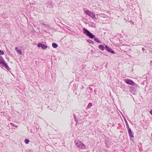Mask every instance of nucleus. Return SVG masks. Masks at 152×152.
I'll return each instance as SVG.
<instances>
[{
    "instance_id": "1",
    "label": "nucleus",
    "mask_w": 152,
    "mask_h": 152,
    "mask_svg": "<svg viewBox=\"0 0 152 152\" xmlns=\"http://www.w3.org/2000/svg\"><path fill=\"white\" fill-rule=\"evenodd\" d=\"M83 33L86 34L91 39H93L94 37L95 36L93 34L90 32L88 30L84 28L83 29Z\"/></svg>"
},
{
    "instance_id": "2",
    "label": "nucleus",
    "mask_w": 152,
    "mask_h": 152,
    "mask_svg": "<svg viewBox=\"0 0 152 152\" xmlns=\"http://www.w3.org/2000/svg\"><path fill=\"white\" fill-rule=\"evenodd\" d=\"M84 12L85 13L88 15L93 19L95 20L96 19V18L95 14L94 12H92L88 10H84Z\"/></svg>"
},
{
    "instance_id": "3",
    "label": "nucleus",
    "mask_w": 152,
    "mask_h": 152,
    "mask_svg": "<svg viewBox=\"0 0 152 152\" xmlns=\"http://www.w3.org/2000/svg\"><path fill=\"white\" fill-rule=\"evenodd\" d=\"M76 145L77 147L81 149H87L88 148L83 143L80 141L77 142Z\"/></svg>"
},
{
    "instance_id": "4",
    "label": "nucleus",
    "mask_w": 152,
    "mask_h": 152,
    "mask_svg": "<svg viewBox=\"0 0 152 152\" xmlns=\"http://www.w3.org/2000/svg\"><path fill=\"white\" fill-rule=\"evenodd\" d=\"M124 81L127 84L129 85H132V86L134 85L136 86V84L133 81L129 80V79H125L124 80Z\"/></svg>"
},
{
    "instance_id": "5",
    "label": "nucleus",
    "mask_w": 152,
    "mask_h": 152,
    "mask_svg": "<svg viewBox=\"0 0 152 152\" xmlns=\"http://www.w3.org/2000/svg\"><path fill=\"white\" fill-rule=\"evenodd\" d=\"M3 67H4L5 69H7L9 71L11 70V69L9 67L7 63L6 62L5 60H4L2 63L1 64Z\"/></svg>"
},
{
    "instance_id": "6",
    "label": "nucleus",
    "mask_w": 152,
    "mask_h": 152,
    "mask_svg": "<svg viewBox=\"0 0 152 152\" xmlns=\"http://www.w3.org/2000/svg\"><path fill=\"white\" fill-rule=\"evenodd\" d=\"M136 86L134 85L132 86L131 88V91L132 93H135L136 91V90L137 89V87H138V85L136 84Z\"/></svg>"
},
{
    "instance_id": "7",
    "label": "nucleus",
    "mask_w": 152,
    "mask_h": 152,
    "mask_svg": "<svg viewBox=\"0 0 152 152\" xmlns=\"http://www.w3.org/2000/svg\"><path fill=\"white\" fill-rule=\"evenodd\" d=\"M127 130L129 137L131 138H133L134 137V134L132 132L131 129H129Z\"/></svg>"
},
{
    "instance_id": "8",
    "label": "nucleus",
    "mask_w": 152,
    "mask_h": 152,
    "mask_svg": "<svg viewBox=\"0 0 152 152\" xmlns=\"http://www.w3.org/2000/svg\"><path fill=\"white\" fill-rule=\"evenodd\" d=\"M99 48L102 51H103L104 49V47L102 45H99Z\"/></svg>"
},
{
    "instance_id": "9",
    "label": "nucleus",
    "mask_w": 152,
    "mask_h": 152,
    "mask_svg": "<svg viewBox=\"0 0 152 152\" xmlns=\"http://www.w3.org/2000/svg\"><path fill=\"white\" fill-rule=\"evenodd\" d=\"M15 50L18 53H19L20 54H22L21 50L20 49H18L17 47H15Z\"/></svg>"
},
{
    "instance_id": "10",
    "label": "nucleus",
    "mask_w": 152,
    "mask_h": 152,
    "mask_svg": "<svg viewBox=\"0 0 152 152\" xmlns=\"http://www.w3.org/2000/svg\"><path fill=\"white\" fill-rule=\"evenodd\" d=\"M99 16L102 17L104 18H107V16L103 13H101L99 15Z\"/></svg>"
},
{
    "instance_id": "11",
    "label": "nucleus",
    "mask_w": 152,
    "mask_h": 152,
    "mask_svg": "<svg viewBox=\"0 0 152 152\" xmlns=\"http://www.w3.org/2000/svg\"><path fill=\"white\" fill-rule=\"evenodd\" d=\"M52 47L54 48H56L58 46V45L55 43H52Z\"/></svg>"
},
{
    "instance_id": "12",
    "label": "nucleus",
    "mask_w": 152,
    "mask_h": 152,
    "mask_svg": "<svg viewBox=\"0 0 152 152\" xmlns=\"http://www.w3.org/2000/svg\"><path fill=\"white\" fill-rule=\"evenodd\" d=\"M94 40L96 41V42H97L98 43H101V41L99 39L97 38V37H94Z\"/></svg>"
},
{
    "instance_id": "13",
    "label": "nucleus",
    "mask_w": 152,
    "mask_h": 152,
    "mask_svg": "<svg viewBox=\"0 0 152 152\" xmlns=\"http://www.w3.org/2000/svg\"><path fill=\"white\" fill-rule=\"evenodd\" d=\"M87 41L89 43L92 45H94V42L93 41L89 39L87 40Z\"/></svg>"
},
{
    "instance_id": "14",
    "label": "nucleus",
    "mask_w": 152,
    "mask_h": 152,
    "mask_svg": "<svg viewBox=\"0 0 152 152\" xmlns=\"http://www.w3.org/2000/svg\"><path fill=\"white\" fill-rule=\"evenodd\" d=\"M41 24L42 25H43L45 27H46V28H49L50 27L49 25L47 24H45V23H41Z\"/></svg>"
},
{
    "instance_id": "15",
    "label": "nucleus",
    "mask_w": 152,
    "mask_h": 152,
    "mask_svg": "<svg viewBox=\"0 0 152 152\" xmlns=\"http://www.w3.org/2000/svg\"><path fill=\"white\" fill-rule=\"evenodd\" d=\"M4 60L3 57L0 56V64H1L2 62H3Z\"/></svg>"
},
{
    "instance_id": "16",
    "label": "nucleus",
    "mask_w": 152,
    "mask_h": 152,
    "mask_svg": "<svg viewBox=\"0 0 152 152\" xmlns=\"http://www.w3.org/2000/svg\"><path fill=\"white\" fill-rule=\"evenodd\" d=\"M107 52L112 54H114L115 53V52L113 50H112L110 48V49H109Z\"/></svg>"
},
{
    "instance_id": "17",
    "label": "nucleus",
    "mask_w": 152,
    "mask_h": 152,
    "mask_svg": "<svg viewBox=\"0 0 152 152\" xmlns=\"http://www.w3.org/2000/svg\"><path fill=\"white\" fill-rule=\"evenodd\" d=\"M48 47V46L46 45L43 44L42 47V48L43 49L45 50Z\"/></svg>"
},
{
    "instance_id": "18",
    "label": "nucleus",
    "mask_w": 152,
    "mask_h": 152,
    "mask_svg": "<svg viewBox=\"0 0 152 152\" xmlns=\"http://www.w3.org/2000/svg\"><path fill=\"white\" fill-rule=\"evenodd\" d=\"M43 45V44H42L41 43H39L37 45V46L38 47H41L42 48Z\"/></svg>"
},
{
    "instance_id": "19",
    "label": "nucleus",
    "mask_w": 152,
    "mask_h": 152,
    "mask_svg": "<svg viewBox=\"0 0 152 152\" xmlns=\"http://www.w3.org/2000/svg\"><path fill=\"white\" fill-rule=\"evenodd\" d=\"M105 48L106 50L107 51H108L109 49H110V48L108 47V46L107 45H106L105 46Z\"/></svg>"
},
{
    "instance_id": "20",
    "label": "nucleus",
    "mask_w": 152,
    "mask_h": 152,
    "mask_svg": "<svg viewBox=\"0 0 152 152\" xmlns=\"http://www.w3.org/2000/svg\"><path fill=\"white\" fill-rule=\"evenodd\" d=\"M10 124L12 126H14V127H18V126L15 125V124H14L13 123H10Z\"/></svg>"
},
{
    "instance_id": "21",
    "label": "nucleus",
    "mask_w": 152,
    "mask_h": 152,
    "mask_svg": "<svg viewBox=\"0 0 152 152\" xmlns=\"http://www.w3.org/2000/svg\"><path fill=\"white\" fill-rule=\"evenodd\" d=\"M24 141H25V143L26 144H28V143L29 142V140H28L27 139H25Z\"/></svg>"
},
{
    "instance_id": "22",
    "label": "nucleus",
    "mask_w": 152,
    "mask_h": 152,
    "mask_svg": "<svg viewBox=\"0 0 152 152\" xmlns=\"http://www.w3.org/2000/svg\"><path fill=\"white\" fill-rule=\"evenodd\" d=\"M126 126L127 130L129 129H131L129 127L128 124V123L126 124Z\"/></svg>"
},
{
    "instance_id": "23",
    "label": "nucleus",
    "mask_w": 152,
    "mask_h": 152,
    "mask_svg": "<svg viewBox=\"0 0 152 152\" xmlns=\"http://www.w3.org/2000/svg\"><path fill=\"white\" fill-rule=\"evenodd\" d=\"M92 106V103H89L88 105V108H90Z\"/></svg>"
},
{
    "instance_id": "24",
    "label": "nucleus",
    "mask_w": 152,
    "mask_h": 152,
    "mask_svg": "<svg viewBox=\"0 0 152 152\" xmlns=\"http://www.w3.org/2000/svg\"><path fill=\"white\" fill-rule=\"evenodd\" d=\"M4 54V52L2 50H0V55H3Z\"/></svg>"
},
{
    "instance_id": "25",
    "label": "nucleus",
    "mask_w": 152,
    "mask_h": 152,
    "mask_svg": "<svg viewBox=\"0 0 152 152\" xmlns=\"http://www.w3.org/2000/svg\"><path fill=\"white\" fill-rule=\"evenodd\" d=\"M73 116L74 117V118H75V121L76 122H77L78 121V120H77V119L76 118V117L75 115V114H73Z\"/></svg>"
},
{
    "instance_id": "26",
    "label": "nucleus",
    "mask_w": 152,
    "mask_h": 152,
    "mask_svg": "<svg viewBox=\"0 0 152 152\" xmlns=\"http://www.w3.org/2000/svg\"><path fill=\"white\" fill-rule=\"evenodd\" d=\"M124 121H125V122L126 123V124L127 123H128L127 121H126V119L125 118H124Z\"/></svg>"
},
{
    "instance_id": "27",
    "label": "nucleus",
    "mask_w": 152,
    "mask_h": 152,
    "mask_svg": "<svg viewBox=\"0 0 152 152\" xmlns=\"http://www.w3.org/2000/svg\"><path fill=\"white\" fill-rule=\"evenodd\" d=\"M142 50L143 51H144L145 50V49L144 48H142Z\"/></svg>"
},
{
    "instance_id": "28",
    "label": "nucleus",
    "mask_w": 152,
    "mask_h": 152,
    "mask_svg": "<svg viewBox=\"0 0 152 152\" xmlns=\"http://www.w3.org/2000/svg\"><path fill=\"white\" fill-rule=\"evenodd\" d=\"M82 88H80L81 89H83L84 88V87L82 85H81Z\"/></svg>"
},
{
    "instance_id": "29",
    "label": "nucleus",
    "mask_w": 152,
    "mask_h": 152,
    "mask_svg": "<svg viewBox=\"0 0 152 152\" xmlns=\"http://www.w3.org/2000/svg\"><path fill=\"white\" fill-rule=\"evenodd\" d=\"M150 113L152 115V110H151L150 111Z\"/></svg>"
},
{
    "instance_id": "30",
    "label": "nucleus",
    "mask_w": 152,
    "mask_h": 152,
    "mask_svg": "<svg viewBox=\"0 0 152 152\" xmlns=\"http://www.w3.org/2000/svg\"><path fill=\"white\" fill-rule=\"evenodd\" d=\"M30 151H31L30 150H29V152H30Z\"/></svg>"
}]
</instances>
